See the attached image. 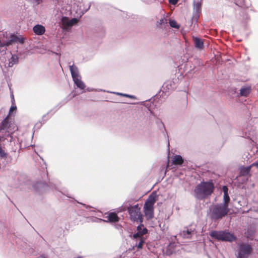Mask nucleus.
<instances>
[{
	"mask_svg": "<svg viewBox=\"0 0 258 258\" xmlns=\"http://www.w3.org/2000/svg\"><path fill=\"white\" fill-rule=\"evenodd\" d=\"M140 239V241L138 244H137L136 245L138 248H142L143 243H144L145 241L142 238H139Z\"/></svg>",
	"mask_w": 258,
	"mask_h": 258,
	"instance_id": "b1692460",
	"label": "nucleus"
},
{
	"mask_svg": "<svg viewBox=\"0 0 258 258\" xmlns=\"http://www.w3.org/2000/svg\"><path fill=\"white\" fill-rule=\"evenodd\" d=\"M195 45L196 48L202 49L203 47V42L202 40L197 37L194 38Z\"/></svg>",
	"mask_w": 258,
	"mask_h": 258,
	"instance_id": "dca6fc26",
	"label": "nucleus"
},
{
	"mask_svg": "<svg viewBox=\"0 0 258 258\" xmlns=\"http://www.w3.org/2000/svg\"><path fill=\"white\" fill-rule=\"evenodd\" d=\"M169 24L171 27L176 28V29H178L179 28V25L174 20H170Z\"/></svg>",
	"mask_w": 258,
	"mask_h": 258,
	"instance_id": "4be33fe9",
	"label": "nucleus"
},
{
	"mask_svg": "<svg viewBox=\"0 0 258 258\" xmlns=\"http://www.w3.org/2000/svg\"><path fill=\"white\" fill-rule=\"evenodd\" d=\"M214 185L212 182H204L199 184L195 188L196 196L198 198H204L213 192Z\"/></svg>",
	"mask_w": 258,
	"mask_h": 258,
	"instance_id": "f03ea898",
	"label": "nucleus"
},
{
	"mask_svg": "<svg viewBox=\"0 0 258 258\" xmlns=\"http://www.w3.org/2000/svg\"><path fill=\"white\" fill-rule=\"evenodd\" d=\"M157 200L156 194H152L145 203L144 210L145 215L148 219H152L154 216V205Z\"/></svg>",
	"mask_w": 258,
	"mask_h": 258,
	"instance_id": "7ed1b4c3",
	"label": "nucleus"
},
{
	"mask_svg": "<svg viewBox=\"0 0 258 258\" xmlns=\"http://www.w3.org/2000/svg\"><path fill=\"white\" fill-rule=\"evenodd\" d=\"M127 210L132 220L142 222V216L141 214L140 208H139L138 205L128 207Z\"/></svg>",
	"mask_w": 258,
	"mask_h": 258,
	"instance_id": "423d86ee",
	"label": "nucleus"
},
{
	"mask_svg": "<svg viewBox=\"0 0 258 258\" xmlns=\"http://www.w3.org/2000/svg\"><path fill=\"white\" fill-rule=\"evenodd\" d=\"M70 70L71 73L72 77L73 78V80L76 79H79L81 78L80 75L79 74L78 69L77 67L72 65L70 66Z\"/></svg>",
	"mask_w": 258,
	"mask_h": 258,
	"instance_id": "9b49d317",
	"label": "nucleus"
},
{
	"mask_svg": "<svg viewBox=\"0 0 258 258\" xmlns=\"http://www.w3.org/2000/svg\"><path fill=\"white\" fill-rule=\"evenodd\" d=\"M33 32L37 35H43L45 32V27L41 25H36L33 28Z\"/></svg>",
	"mask_w": 258,
	"mask_h": 258,
	"instance_id": "9d476101",
	"label": "nucleus"
},
{
	"mask_svg": "<svg viewBox=\"0 0 258 258\" xmlns=\"http://www.w3.org/2000/svg\"><path fill=\"white\" fill-rule=\"evenodd\" d=\"M250 92V88L249 87H244L240 89V95L241 96H246Z\"/></svg>",
	"mask_w": 258,
	"mask_h": 258,
	"instance_id": "a211bd4d",
	"label": "nucleus"
},
{
	"mask_svg": "<svg viewBox=\"0 0 258 258\" xmlns=\"http://www.w3.org/2000/svg\"><path fill=\"white\" fill-rule=\"evenodd\" d=\"M1 140V137H0V141Z\"/></svg>",
	"mask_w": 258,
	"mask_h": 258,
	"instance_id": "473e14b6",
	"label": "nucleus"
},
{
	"mask_svg": "<svg viewBox=\"0 0 258 258\" xmlns=\"http://www.w3.org/2000/svg\"><path fill=\"white\" fill-rule=\"evenodd\" d=\"M252 166H255L258 167V161L255 163H253L251 165V167Z\"/></svg>",
	"mask_w": 258,
	"mask_h": 258,
	"instance_id": "2f4dec72",
	"label": "nucleus"
},
{
	"mask_svg": "<svg viewBox=\"0 0 258 258\" xmlns=\"http://www.w3.org/2000/svg\"><path fill=\"white\" fill-rule=\"evenodd\" d=\"M75 84L77 85V86L81 89H84L85 87V85L84 83L81 80V78L79 79H76L73 80Z\"/></svg>",
	"mask_w": 258,
	"mask_h": 258,
	"instance_id": "f3484780",
	"label": "nucleus"
},
{
	"mask_svg": "<svg viewBox=\"0 0 258 258\" xmlns=\"http://www.w3.org/2000/svg\"><path fill=\"white\" fill-rule=\"evenodd\" d=\"M210 236L217 240L229 242H232L236 238L232 234L227 231H212L210 233Z\"/></svg>",
	"mask_w": 258,
	"mask_h": 258,
	"instance_id": "39448f33",
	"label": "nucleus"
},
{
	"mask_svg": "<svg viewBox=\"0 0 258 258\" xmlns=\"http://www.w3.org/2000/svg\"><path fill=\"white\" fill-rule=\"evenodd\" d=\"M118 94H119L120 95H121V96H126V97H128L132 98L131 96H130V95H126V94H122L121 93H118Z\"/></svg>",
	"mask_w": 258,
	"mask_h": 258,
	"instance_id": "7c9ffc66",
	"label": "nucleus"
},
{
	"mask_svg": "<svg viewBox=\"0 0 258 258\" xmlns=\"http://www.w3.org/2000/svg\"><path fill=\"white\" fill-rule=\"evenodd\" d=\"M230 201V198L228 196V194H224L223 196V203L221 204H225L228 206V204Z\"/></svg>",
	"mask_w": 258,
	"mask_h": 258,
	"instance_id": "412c9836",
	"label": "nucleus"
},
{
	"mask_svg": "<svg viewBox=\"0 0 258 258\" xmlns=\"http://www.w3.org/2000/svg\"><path fill=\"white\" fill-rule=\"evenodd\" d=\"M228 212V205L218 204L213 206L211 209V217L215 219H220L226 215Z\"/></svg>",
	"mask_w": 258,
	"mask_h": 258,
	"instance_id": "20e7f679",
	"label": "nucleus"
},
{
	"mask_svg": "<svg viewBox=\"0 0 258 258\" xmlns=\"http://www.w3.org/2000/svg\"><path fill=\"white\" fill-rule=\"evenodd\" d=\"M41 258H44V257H42V256Z\"/></svg>",
	"mask_w": 258,
	"mask_h": 258,
	"instance_id": "72a5a7b5",
	"label": "nucleus"
},
{
	"mask_svg": "<svg viewBox=\"0 0 258 258\" xmlns=\"http://www.w3.org/2000/svg\"><path fill=\"white\" fill-rule=\"evenodd\" d=\"M252 248L250 245L247 244H241L239 245L238 251V258H247L251 253Z\"/></svg>",
	"mask_w": 258,
	"mask_h": 258,
	"instance_id": "0eeeda50",
	"label": "nucleus"
},
{
	"mask_svg": "<svg viewBox=\"0 0 258 258\" xmlns=\"http://www.w3.org/2000/svg\"><path fill=\"white\" fill-rule=\"evenodd\" d=\"M7 123V120L6 119L4 120L2 122V125L4 126V127H3V128H4L5 127V125Z\"/></svg>",
	"mask_w": 258,
	"mask_h": 258,
	"instance_id": "c756f323",
	"label": "nucleus"
},
{
	"mask_svg": "<svg viewBox=\"0 0 258 258\" xmlns=\"http://www.w3.org/2000/svg\"><path fill=\"white\" fill-rule=\"evenodd\" d=\"M0 156L2 158L6 157L7 154L5 153V151L2 149V148L0 146Z\"/></svg>",
	"mask_w": 258,
	"mask_h": 258,
	"instance_id": "393cba45",
	"label": "nucleus"
},
{
	"mask_svg": "<svg viewBox=\"0 0 258 258\" xmlns=\"http://www.w3.org/2000/svg\"><path fill=\"white\" fill-rule=\"evenodd\" d=\"M201 9V4L199 2L196 3L194 5V10L197 12H199Z\"/></svg>",
	"mask_w": 258,
	"mask_h": 258,
	"instance_id": "5701e85b",
	"label": "nucleus"
},
{
	"mask_svg": "<svg viewBox=\"0 0 258 258\" xmlns=\"http://www.w3.org/2000/svg\"><path fill=\"white\" fill-rule=\"evenodd\" d=\"M183 162L182 157L180 155H175L172 158V163L175 165H181Z\"/></svg>",
	"mask_w": 258,
	"mask_h": 258,
	"instance_id": "2eb2a0df",
	"label": "nucleus"
},
{
	"mask_svg": "<svg viewBox=\"0 0 258 258\" xmlns=\"http://www.w3.org/2000/svg\"><path fill=\"white\" fill-rule=\"evenodd\" d=\"M148 232L147 229L144 227L143 225H140L137 227V232L135 233L133 237L135 238H141Z\"/></svg>",
	"mask_w": 258,
	"mask_h": 258,
	"instance_id": "1a4fd4ad",
	"label": "nucleus"
},
{
	"mask_svg": "<svg viewBox=\"0 0 258 258\" xmlns=\"http://www.w3.org/2000/svg\"><path fill=\"white\" fill-rule=\"evenodd\" d=\"M166 20L164 18H162L161 20H160L159 23L160 25H162L166 23Z\"/></svg>",
	"mask_w": 258,
	"mask_h": 258,
	"instance_id": "c85d7f7f",
	"label": "nucleus"
},
{
	"mask_svg": "<svg viewBox=\"0 0 258 258\" xmlns=\"http://www.w3.org/2000/svg\"><path fill=\"white\" fill-rule=\"evenodd\" d=\"M107 220H104L99 219L100 221H103L104 222H115L118 221V217L117 215L114 213H110L107 216Z\"/></svg>",
	"mask_w": 258,
	"mask_h": 258,
	"instance_id": "4468645a",
	"label": "nucleus"
},
{
	"mask_svg": "<svg viewBox=\"0 0 258 258\" xmlns=\"http://www.w3.org/2000/svg\"><path fill=\"white\" fill-rule=\"evenodd\" d=\"M251 166L247 167H242L240 169V173L241 174L246 175L250 171Z\"/></svg>",
	"mask_w": 258,
	"mask_h": 258,
	"instance_id": "aec40b11",
	"label": "nucleus"
},
{
	"mask_svg": "<svg viewBox=\"0 0 258 258\" xmlns=\"http://www.w3.org/2000/svg\"><path fill=\"white\" fill-rule=\"evenodd\" d=\"M17 107L15 105H12L9 110V114H11L13 111L16 110Z\"/></svg>",
	"mask_w": 258,
	"mask_h": 258,
	"instance_id": "a878e982",
	"label": "nucleus"
},
{
	"mask_svg": "<svg viewBox=\"0 0 258 258\" xmlns=\"http://www.w3.org/2000/svg\"><path fill=\"white\" fill-rule=\"evenodd\" d=\"M174 250V243H170L167 247L166 254L167 255H170L173 252Z\"/></svg>",
	"mask_w": 258,
	"mask_h": 258,
	"instance_id": "6ab92c4d",
	"label": "nucleus"
},
{
	"mask_svg": "<svg viewBox=\"0 0 258 258\" xmlns=\"http://www.w3.org/2000/svg\"><path fill=\"white\" fill-rule=\"evenodd\" d=\"M61 22L63 29L66 30H69L73 26L78 22V19L73 18L69 20L67 17H64L61 18Z\"/></svg>",
	"mask_w": 258,
	"mask_h": 258,
	"instance_id": "6e6552de",
	"label": "nucleus"
},
{
	"mask_svg": "<svg viewBox=\"0 0 258 258\" xmlns=\"http://www.w3.org/2000/svg\"><path fill=\"white\" fill-rule=\"evenodd\" d=\"M194 233V230L186 228L180 232V235L184 238H190Z\"/></svg>",
	"mask_w": 258,
	"mask_h": 258,
	"instance_id": "ddd939ff",
	"label": "nucleus"
},
{
	"mask_svg": "<svg viewBox=\"0 0 258 258\" xmlns=\"http://www.w3.org/2000/svg\"><path fill=\"white\" fill-rule=\"evenodd\" d=\"M178 1L179 0H169V2L172 5H175L177 3Z\"/></svg>",
	"mask_w": 258,
	"mask_h": 258,
	"instance_id": "cd10ccee",
	"label": "nucleus"
},
{
	"mask_svg": "<svg viewBox=\"0 0 258 258\" xmlns=\"http://www.w3.org/2000/svg\"><path fill=\"white\" fill-rule=\"evenodd\" d=\"M228 189L226 186H223V191L224 192V194H228Z\"/></svg>",
	"mask_w": 258,
	"mask_h": 258,
	"instance_id": "bb28decb",
	"label": "nucleus"
},
{
	"mask_svg": "<svg viewBox=\"0 0 258 258\" xmlns=\"http://www.w3.org/2000/svg\"><path fill=\"white\" fill-rule=\"evenodd\" d=\"M25 38L21 36H17L14 35L10 36L7 32L0 34V48L5 46H8L14 42L23 44L25 42Z\"/></svg>",
	"mask_w": 258,
	"mask_h": 258,
	"instance_id": "f257e3e1",
	"label": "nucleus"
},
{
	"mask_svg": "<svg viewBox=\"0 0 258 258\" xmlns=\"http://www.w3.org/2000/svg\"><path fill=\"white\" fill-rule=\"evenodd\" d=\"M7 57L11 58L9 59L8 67H12L14 64L18 62V57L16 55H12L10 53L7 54Z\"/></svg>",
	"mask_w": 258,
	"mask_h": 258,
	"instance_id": "f8f14e48",
	"label": "nucleus"
}]
</instances>
